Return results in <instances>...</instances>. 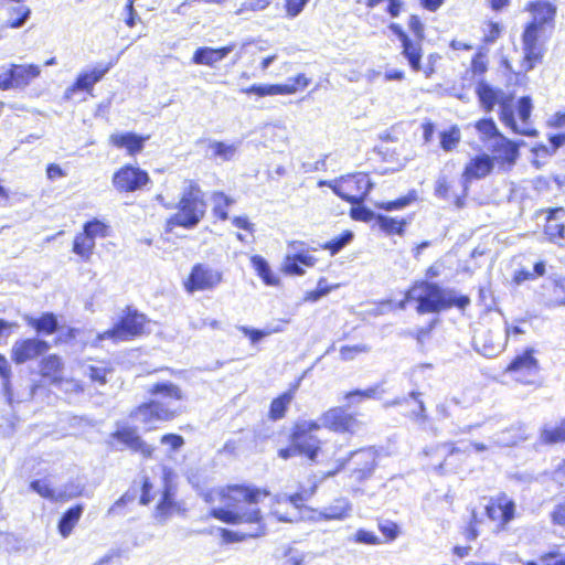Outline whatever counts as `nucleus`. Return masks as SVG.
<instances>
[{"label": "nucleus", "mask_w": 565, "mask_h": 565, "mask_svg": "<svg viewBox=\"0 0 565 565\" xmlns=\"http://www.w3.org/2000/svg\"><path fill=\"white\" fill-rule=\"evenodd\" d=\"M526 11L532 15L531 23L548 29L550 32L552 31L556 6L543 0H533L527 4Z\"/></svg>", "instance_id": "6ab92c4d"}, {"label": "nucleus", "mask_w": 565, "mask_h": 565, "mask_svg": "<svg viewBox=\"0 0 565 565\" xmlns=\"http://www.w3.org/2000/svg\"><path fill=\"white\" fill-rule=\"evenodd\" d=\"M233 50L234 45H227L220 49L200 47L194 52L192 61L198 65L214 66L216 63L225 58Z\"/></svg>", "instance_id": "b1692460"}, {"label": "nucleus", "mask_w": 565, "mask_h": 565, "mask_svg": "<svg viewBox=\"0 0 565 565\" xmlns=\"http://www.w3.org/2000/svg\"><path fill=\"white\" fill-rule=\"evenodd\" d=\"M491 151L494 159L509 164H513L519 156L518 146L504 136H499L493 140Z\"/></svg>", "instance_id": "393cba45"}, {"label": "nucleus", "mask_w": 565, "mask_h": 565, "mask_svg": "<svg viewBox=\"0 0 565 565\" xmlns=\"http://www.w3.org/2000/svg\"><path fill=\"white\" fill-rule=\"evenodd\" d=\"M407 299L417 302L418 313H437L451 307L465 309L470 299L468 296L458 295L455 289L443 288L435 282H416L408 291Z\"/></svg>", "instance_id": "7ed1b4c3"}, {"label": "nucleus", "mask_w": 565, "mask_h": 565, "mask_svg": "<svg viewBox=\"0 0 565 565\" xmlns=\"http://www.w3.org/2000/svg\"><path fill=\"white\" fill-rule=\"evenodd\" d=\"M49 350V344L44 340L25 339L18 340L12 345L11 358L17 364L25 363L44 354Z\"/></svg>", "instance_id": "f3484780"}, {"label": "nucleus", "mask_w": 565, "mask_h": 565, "mask_svg": "<svg viewBox=\"0 0 565 565\" xmlns=\"http://www.w3.org/2000/svg\"><path fill=\"white\" fill-rule=\"evenodd\" d=\"M376 451L373 448H363L351 452L348 462L351 466L350 477L361 482L370 478L376 467Z\"/></svg>", "instance_id": "dca6fc26"}, {"label": "nucleus", "mask_w": 565, "mask_h": 565, "mask_svg": "<svg viewBox=\"0 0 565 565\" xmlns=\"http://www.w3.org/2000/svg\"><path fill=\"white\" fill-rule=\"evenodd\" d=\"M11 17L9 19V26L13 29L21 28L31 14L30 8L25 6H18L11 9Z\"/></svg>", "instance_id": "09e8293b"}, {"label": "nucleus", "mask_w": 565, "mask_h": 565, "mask_svg": "<svg viewBox=\"0 0 565 565\" xmlns=\"http://www.w3.org/2000/svg\"><path fill=\"white\" fill-rule=\"evenodd\" d=\"M211 200L213 203L214 215L223 221L227 220V209L234 203V200L225 195L223 192H214Z\"/></svg>", "instance_id": "79ce46f5"}, {"label": "nucleus", "mask_w": 565, "mask_h": 565, "mask_svg": "<svg viewBox=\"0 0 565 565\" xmlns=\"http://www.w3.org/2000/svg\"><path fill=\"white\" fill-rule=\"evenodd\" d=\"M173 507L174 505L171 498L170 489L169 487H166L163 497L157 507L156 518L160 521H164L166 518L171 513Z\"/></svg>", "instance_id": "864d4df0"}, {"label": "nucleus", "mask_w": 565, "mask_h": 565, "mask_svg": "<svg viewBox=\"0 0 565 565\" xmlns=\"http://www.w3.org/2000/svg\"><path fill=\"white\" fill-rule=\"evenodd\" d=\"M495 448L511 447L522 439L521 435L514 428L502 430L492 436Z\"/></svg>", "instance_id": "c03bdc74"}, {"label": "nucleus", "mask_w": 565, "mask_h": 565, "mask_svg": "<svg viewBox=\"0 0 565 565\" xmlns=\"http://www.w3.org/2000/svg\"><path fill=\"white\" fill-rule=\"evenodd\" d=\"M83 372L92 382L104 385L107 383V377L113 373V369L109 363L100 361L95 364L84 365Z\"/></svg>", "instance_id": "c9c22d12"}, {"label": "nucleus", "mask_w": 565, "mask_h": 565, "mask_svg": "<svg viewBox=\"0 0 565 565\" xmlns=\"http://www.w3.org/2000/svg\"><path fill=\"white\" fill-rule=\"evenodd\" d=\"M372 186L373 184L365 173L342 175L338 179V183L330 184V189L338 196L352 204L362 203Z\"/></svg>", "instance_id": "0eeeda50"}, {"label": "nucleus", "mask_w": 565, "mask_h": 565, "mask_svg": "<svg viewBox=\"0 0 565 565\" xmlns=\"http://www.w3.org/2000/svg\"><path fill=\"white\" fill-rule=\"evenodd\" d=\"M84 511L83 504H76L70 508L61 518L58 522V532L60 534L66 539L73 532V529L78 523Z\"/></svg>", "instance_id": "7c9ffc66"}, {"label": "nucleus", "mask_w": 565, "mask_h": 565, "mask_svg": "<svg viewBox=\"0 0 565 565\" xmlns=\"http://www.w3.org/2000/svg\"><path fill=\"white\" fill-rule=\"evenodd\" d=\"M301 502L302 497L300 494L282 495L277 499L271 512L279 521L294 522L298 518L297 509Z\"/></svg>", "instance_id": "4be33fe9"}, {"label": "nucleus", "mask_w": 565, "mask_h": 565, "mask_svg": "<svg viewBox=\"0 0 565 565\" xmlns=\"http://www.w3.org/2000/svg\"><path fill=\"white\" fill-rule=\"evenodd\" d=\"M174 207L178 212L167 222L170 230L174 226L192 230L203 220L207 205L204 193L195 181L183 180L180 198Z\"/></svg>", "instance_id": "20e7f679"}, {"label": "nucleus", "mask_w": 565, "mask_h": 565, "mask_svg": "<svg viewBox=\"0 0 565 565\" xmlns=\"http://www.w3.org/2000/svg\"><path fill=\"white\" fill-rule=\"evenodd\" d=\"M369 351L370 348L365 344L344 345L340 349V355L342 360L350 361L354 359L356 354L366 353Z\"/></svg>", "instance_id": "13d9d810"}, {"label": "nucleus", "mask_w": 565, "mask_h": 565, "mask_svg": "<svg viewBox=\"0 0 565 565\" xmlns=\"http://www.w3.org/2000/svg\"><path fill=\"white\" fill-rule=\"evenodd\" d=\"M285 1H286V3H285L286 15L289 19H294V18L298 17L302 12V10L307 6V3L309 2V0H285Z\"/></svg>", "instance_id": "bf43d9fd"}, {"label": "nucleus", "mask_w": 565, "mask_h": 565, "mask_svg": "<svg viewBox=\"0 0 565 565\" xmlns=\"http://www.w3.org/2000/svg\"><path fill=\"white\" fill-rule=\"evenodd\" d=\"M540 440L547 445L565 443V419L556 426L545 425L541 429Z\"/></svg>", "instance_id": "58836bf2"}, {"label": "nucleus", "mask_w": 565, "mask_h": 565, "mask_svg": "<svg viewBox=\"0 0 565 565\" xmlns=\"http://www.w3.org/2000/svg\"><path fill=\"white\" fill-rule=\"evenodd\" d=\"M30 488L36 492L42 498L51 501V502H58V492L57 489L53 487L50 479H39L33 480L30 483Z\"/></svg>", "instance_id": "a19ab883"}, {"label": "nucleus", "mask_w": 565, "mask_h": 565, "mask_svg": "<svg viewBox=\"0 0 565 565\" xmlns=\"http://www.w3.org/2000/svg\"><path fill=\"white\" fill-rule=\"evenodd\" d=\"M551 520L555 525L565 526V502L555 505L551 512Z\"/></svg>", "instance_id": "338daca9"}, {"label": "nucleus", "mask_w": 565, "mask_h": 565, "mask_svg": "<svg viewBox=\"0 0 565 565\" xmlns=\"http://www.w3.org/2000/svg\"><path fill=\"white\" fill-rule=\"evenodd\" d=\"M294 398V394L291 392H286L279 397L275 398L271 402L269 416L271 419L277 420L285 416L288 405L291 403Z\"/></svg>", "instance_id": "37998d69"}, {"label": "nucleus", "mask_w": 565, "mask_h": 565, "mask_svg": "<svg viewBox=\"0 0 565 565\" xmlns=\"http://www.w3.org/2000/svg\"><path fill=\"white\" fill-rule=\"evenodd\" d=\"M317 520L323 521H343L352 514V503L348 498H335L329 504L316 511Z\"/></svg>", "instance_id": "aec40b11"}, {"label": "nucleus", "mask_w": 565, "mask_h": 565, "mask_svg": "<svg viewBox=\"0 0 565 565\" xmlns=\"http://www.w3.org/2000/svg\"><path fill=\"white\" fill-rule=\"evenodd\" d=\"M552 479L561 487L565 486V460H562L553 471Z\"/></svg>", "instance_id": "774afa93"}, {"label": "nucleus", "mask_w": 565, "mask_h": 565, "mask_svg": "<svg viewBox=\"0 0 565 565\" xmlns=\"http://www.w3.org/2000/svg\"><path fill=\"white\" fill-rule=\"evenodd\" d=\"M14 87L15 88H24L28 86L34 78L39 77L41 74V70L38 65H18L11 64Z\"/></svg>", "instance_id": "c756f323"}, {"label": "nucleus", "mask_w": 565, "mask_h": 565, "mask_svg": "<svg viewBox=\"0 0 565 565\" xmlns=\"http://www.w3.org/2000/svg\"><path fill=\"white\" fill-rule=\"evenodd\" d=\"M449 189L450 186L447 182V179L445 177H439L436 180L434 193L437 198L446 200L448 199Z\"/></svg>", "instance_id": "0e129e2a"}, {"label": "nucleus", "mask_w": 565, "mask_h": 565, "mask_svg": "<svg viewBox=\"0 0 565 565\" xmlns=\"http://www.w3.org/2000/svg\"><path fill=\"white\" fill-rule=\"evenodd\" d=\"M384 391L381 385H375L366 390H355L344 395L347 405L350 407L355 404H360L364 399H379L381 398Z\"/></svg>", "instance_id": "4c0bfd02"}, {"label": "nucleus", "mask_w": 565, "mask_h": 565, "mask_svg": "<svg viewBox=\"0 0 565 565\" xmlns=\"http://www.w3.org/2000/svg\"><path fill=\"white\" fill-rule=\"evenodd\" d=\"M58 502H66L82 494L83 487L74 481L67 482L58 488Z\"/></svg>", "instance_id": "8fccbe9b"}, {"label": "nucleus", "mask_w": 565, "mask_h": 565, "mask_svg": "<svg viewBox=\"0 0 565 565\" xmlns=\"http://www.w3.org/2000/svg\"><path fill=\"white\" fill-rule=\"evenodd\" d=\"M477 130L486 138L497 139L499 136L498 128L492 119H481L476 124Z\"/></svg>", "instance_id": "6e6d98bb"}, {"label": "nucleus", "mask_w": 565, "mask_h": 565, "mask_svg": "<svg viewBox=\"0 0 565 565\" xmlns=\"http://www.w3.org/2000/svg\"><path fill=\"white\" fill-rule=\"evenodd\" d=\"M84 232L95 241L96 237L108 236L109 226L99 220H94L84 225Z\"/></svg>", "instance_id": "3c124183"}, {"label": "nucleus", "mask_w": 565, "mask_h": 565, "mask_svg": "<svg viewBox=\"0 0 565 565\" xmlns=\"http://www.w3.org/2000/svg\"><path fill=\"white\" fill-rule=\"evenodd\" d=\"M26 323L34 328L38 332L52 334L57 330V319L53 313H44L40 318H33L30 316H25Z\"/></svg>", "instance_id": "f704fd0d"}, {"label": "nucleus", "mask_w": 565, "mask_h": 565, "mask_svg": "<svg viewBox=\"0 0 565 565\" xmlns=\"http://www.w3.org/2000/svg\"><path fill=\"white\" fill-rule=\"evenodd\" d=\"M516 504L505 493L492 498L486 505L487 516L498 524V530H504L505 526L515 516Z\"/></svg>", "instance_id": "9b49d317"}, {"label": "nucleus", "mask_w": 565, "mask_h": 565, "mask_svg": "<svg viewBox=\"0 0 565 565\" xmlns=\"http://www.w3.org/2000/svg\"><path fill=\"white\" fill-rule=\"evenodd\" d=\"M548 29L529 22L522 34V49L524 57L521 68L529 72L542 61L545 53V42L548 39L546 34Z\"/></svg>", "instance_id": "39448f33"}, {"label": "nucleus", "mask_w": 565, "mask_h": 565, "mask_svg": "<svg viewBox=\"0 0 565 565\" xmlns=\"http://www.w3.org/2000/svg\"><path fill=\"white\" fill-rule=\"evenodd\" d=\"M352 540L355 543L367 545H377L381 543L379 536H376L375 533L363 529L358 530Z\"/></svg>", "instance_id": "052dcab7"}, {"label": "nucleus", "mask_w": 565, "mask_h": 565, "mask_svg": "<svg viewBox=\"0 0 565 565\" xmlns=\"http://www.w3.org/2000/svg\"><path fill=\"white\" fill-rule=\"evenodd\" d=\"M532 111V102L530 97H522L518 104V115L522 124L519 127H527V120Z\"/></svg>", "instance_id": "4d7b16f0"}, {"label": "nucleus", "mask_w": 565, "mask_h": 565, "mask_svg": "<svg viewBox=\"0 0 565 565\" xmlns=\"http://www.w3.org/2000/svg\"><path fill=\"white\" fill-rule=\"evenodd\" d=\"M149 175L138 167L125 166L113 175V185L120 192H135L149 182Z\"/></svg>", "instance_id": "4468645a"}, {"label": "nucleus", "mask_w": 565, "mask_h": 565, "mask_svg": "<svg viewBox=\"0 0 565 565\" xmlns=\"http://www.w3.org/2000/svg\"><path fill=\"white\" fill-rule=\"evenodd\" d=\"M239 330L246 335L249 338L250 342L253 344L257 343L259 340H262L263 338L267 337V335H270L273 333H278V332H282L284 331V328L280 324H277L273 328H266V329H263V330H258V329H253V328H248V327H241Z\"/></svg>", "instance_id": "a18cd8bd"}, {"label": "nucleus", "mask_w": 565, "mask_h": 565, "mask_svg": "<svg viewBox=\"0 0 565 565\" xmlns=\"http://www.w3.org/2000/svg\"><path fill=\"white\" fill-rule=\"evenodd\" d=\"M317 259L308 250L303 249V243L292 242L288 245V253L282 263V269L288 275L302 276L301 266L313 267Z\"/></svg>", "instance_id": "2eb2a0df"}, {"label": "nucleus", "mask_w": 565, "mask_h": 565, "mask_svg": "<svg viewBox=\"0 0 565 565\" xmlns=\"http://www.w3.org/2000/svg\"><path fill=\"white\" fill-rule=\"evenodd\" d=\"M320 428L326 427L337 433L354 434L361 424L354 415L347 413L342 407H334L322 414L319 422Z\"/></svg>", "instance_id": "f8f14e48"}, {"label": "nucleus", "mask_w": 565, "mask_h": 565, "mask_svg": "<svg viewBox=\"0 0 565 565\" xmlns=\"http://www.w3.org/2000/svg\"><path fill=\"white\" fill-rule=\"evenodd\" d=\"M222 281V273L204 264L193 266L191 274L185 281V289L189 292L211 290Z\"/></svg>", "instance_id": "ddd939ff"}, {"label": "nucleus", "mask_w": 565, "mask_h": 565, "mask_svg": "<svg viewBox=\"0 0 565 565\" xmlns=\"http://www.w3.org/2000/svg\"><path fill=\"white\" fill-rule=\"evenodd\" d=\"M149 136H138L134 132H116L110 135V142L117 148L126 149L128 154L140 153Z\"/></svg>", "instance_id": "5701e85b"}, {"label": "nucleus", "mask_w": 565, "mask_h": 565, "mask_svg": "<svg viewBox=\"0 0 565 565\" xmlns=\"http://www.w3.org/2000/svg\"><path fill=\"white\" fill-rule=\"evenodd\" d=\"M408 28L412 31V33L415 36V40L423 41L425 38L424 34V23L420 21V19L417 15H411L408 21Z\"/></svg>", "instance_id": "e2e57ef3"}, {"label": "nucleus", "mask_w": 565, "mask_h": 565, "mask_svg": "<svg viewBox=\"0 0 565 565\" xmlns=\"http://www.w3.org/2000/svg\"><path fill=\"white\" fill-rule=\"evenodd\" d=\"M352 238L353 234L351 232H345L340 237L332 239L327 247L330 249L331 254L334 255L347 246Z\"/></svg>", "instance_id": "680f3d73"}, {"label": "nucleus", "mask_w": 565, "mask_h": 565, "mask_svg": "<svg viewBox=\"0 0 565 565\" xmlns=\"http://www.w3.org/2000/svg\"><path fill=\"white\" fill-rule=\"evenodd\" d=\"M459 141L460 131L456 127L440 134V146L445 151L452 150Z\"/></svg>", "instance_id": "603ef678"}, {"label": "nucleus", "mask_w": 565, "mask_h": 565, "mask_svg": "<svg viewBox=\"0 0 565 565\" xmlns=\"http://www.w3.org/2000/svg\"><path fill=\"white\" fill-rule=\"evenodd\" d=\"M149 393L153 398L130 414L134 420L145 425L148 430L156 428L158 423L174 419L183 412V393L173 383H158Z\"/></svg>", "instance_id": "f03ea898"}, {"label": "nucleus", "mask_w": 565, "mask_h": 565, "mask_svg": "<svg viewBox=\"0 0 565 565\" xmlns=\"http://www.w3.org/2000/svg\"><path fill=\"white\" fill-rule=\"evenodd\" d=\"M476 93L479 102L486 111H491L494 106L505 96L501 89H495L488 83L480 81L477 84Z\"/></svg>", "instance_id": "bb28decb"}, {"label": "nucleus", "mask_w": 565, "mask_h": 565, "mask_svg": "<svg viewBox=\"0 0 565 565\" xmlns=\"http://www.w3.org/2000/svg\"><path fill=\"white\" fill-rule=\"evenodd\" d=\"M111 66L113 64L109 63L105 66L97 65L90 71L81 72L75 83L65 89L64 98L72 99L77 90H86L90 93L94 88V85L98 83L106 73H108Z\"/></svg>", "instance_id": "a211bd4d"}, {"label": "nucleus", "mask_w": 565, "mask_h": 565, "mask_svg": "<svg viewBox=\"0 0 565 565\" xmlns=\"http://www.w3.org/2000/svg\"><path fill=\"white\" fill-rule=\"evenodd\" d=\"M500 119L501 121L510 127L514 132L524 135V136H533L535 135V130L531 129L529 127H519L514 119V111L511 105V99L507 96H504L500 100Z\"/></svg>", "instance_id": "cd10ccee"}, {"label": "nucleus", "mask_w": 565, "mask_h": 565, "mask_svg": "<svg viewBox=\"0 0 565 565\" xmlns=\"http://www.w3.org/2000/svg\"><path fill=\"white\" fill-rule=\"evenodd\" d=\"M402 54L414 72L420 71L422 41L407 39L402 42Z\"/></svg>", "instance_id": "72a5a7b5"}, {"label": "nucleus", "mask_w": 565, "mask_h": 565, "mask_svg": "<svg viewBox=\"0 0 565 565\" xmlns=\"http://www.w3.org/2000/svg\"><path fill=\"white\" fill-rule=\"evenodd\" d=\"M352 218L358 221H371L374 216L373 212L364 206H353L350 212Z\"/></svg>", "instance_id": "69168bd1"}, {"label": "nucleus", "mask_w": 565, "mask_h": 565, "mask_svg": "<svg viewBox=\"0 0 565 565\" xmlns=\"http://www.w3.org/2000/svg\"><path fill=\"white\" fill-rule=\"evenodd\" d=\"M376 223L387 234H402L405 222L403 220L377 215Z\"/></svg>", "instance_id": "49530a36"}, {"label": "nucleus", "mask_w": 565, "mask_h": 565, "mask_svg": "<svg viewBox=\"0 0 565 565\" xmlns=\"http://www.w3.org/2000/svg\"><path fill=\"white\" fill-rule=\"evenodd\" d=\"M95 248V241L89 237L85 232L79 233L74 238L73 252L87 260L93 254Z\"/></svg>", "instance_id": "ea45409f"}, {"label": "nucleus", "mask_w": 565, "mask_h": 565, "mask_svg": "<svg viewBox=\"0 0 565 565\" xmlns=\"http://www.w3.org/2000/svg\"><path fill=\"white\" fill-rule=\"evenodd\" d=\"M470 448H472L476 452L493 451L497 449L492 437L489 438L488 443L473 441L463 447H456L449 444H444L439 446L436 451L439 456H445V460L438 463L435 469L440 473L452 471L454 463L451 459L458 455L468 454Z\"/></svg>", "instance_id": "9d476101"}, {"label": "nucleus", "mask_w": 565, "mask_h": 565, "mask_svg": "<svg viewBox=\"0 0 565 565\" xmlns=\"http://www.w3.org/2000/svg\"><path fill=\"white\" fill-rule=\"evenodd\" d=\"M475 347L480 354L487 358L497 356L504 348L503 344L493 343L491 340L488 341L487 339L483 341H481V339H476Z\"/></svg>", "instance_id": "de8ad7c7"}, {"label": "nucleus", "mask_w": 565, "mask_h": 565, "mask_svg": "<svg viewBox=\"0 0 565 565\" xmlns=\"http://www.w3.org/2000/svg\"><path fill=\"white\" fill-rule=\"evenodd\" d=\"M250 263L257 275L266 285L277 286L279 284L278 277L273 273L265 258L259 255H254L250 258Z\"/></svg>", "instance_id": "e433bc0d"}, {"label": "nucleus", "mask_w": 565, "mask_h": 565, "mask_svg": "<svg viewBox=\"0 0 565 565\" xmlns=\"http://www.w3.org/2000/svg\"><path fill=\"white\" fill-rule=\"evenodd\" d=\"M320 429L316 420L299 419L294 427L291 440L298 448L299 455L306 456L311 462H318L320 440L312 435Z\"/></svg>", "instance_id": "6e6552de"}, {"label": "nucleus", "mask_w": 565, "mask_h": 565, "mask_svg": "<svg viewBox=\"0 0 565 565\" xmlns=\"http://www.w3.org/2000/svg\"><path fill=\"white\" fill-rule=\"evenodd\" d=\"M10 374L11 369L9 362L4 355L0 354V377H2V387L9 403H11L12 399V392L9 382Z\"/></svg>", "instance_id": "5fc2aeb1"}, {"label": "nucleus", "mask_w": 565, "mask_h": 565, "mask_svg": "<svg viewBox=\"0 0 565 565\" xmlns=\"http://www.w3.org/2000/svg\"><path fill=\"white\" fill-rule=\"evenodd\" d=\"M536 351L527 348L522 353L516 354L511 363L507 366V372L514 376V380L525 384H534L535 377L540 371V364L535 358Z\"/></svg>", "instance_id": "1a4fd4ad"}, {"label": "nucleus", "mask_w": 565, "mask_h": 565, "mask_svg": "<svg viewBox=\"0 0 565 565\" xmlns=\"http://www.w3.org/2000/svg\"><path fill=\"white\" fill-rule=\"evenodd\" d=\"M267 495L257 489H250L244 486H227L213 488L204 492L203 499L211 508L213 518L232 524H253L250 532L242 534L224 531V536L234 535V540H241L245 536L258 537L265 534L262 524L260 511L256 504L260 495Z\"/></svg>", "instance_id": "f257e3e1"}, {"label": "nucleus", "mask_w": 565, "mask_h": 565, "mask_svg": "<svg viewBox=\"0 0 565 565\" xmlns=\"http://www.w3.org/2000/svg\"><path fill=\"white\" fill-rule=\"evenodd\" d=\"M146 317L137 312L128 313L111 329L96 334L92 345L97 347L104 340H110L114 343L129 341L143 332Z\"/></svg>", "instance_id": "423d86ee"}, {"label": "nucleus", "mask_w": 565, "mask_h": 565, "mask_svg": "<svg viewBox=\"0 0 565 565\" xmlns=\"http://www.w3.org/2000/svg\"><path fill=\"white\" fill-rule=\"evenodd\" d=\"M113 438L125 445L127 448L141 452L145 457H150L152 448L147 445L138 435L136 428L120 427L113 435Z\"/></svg>", "instance_id": "412c9836"}, {"label": "nucleus", "mask_w": 565, "mask_h": 565, "mask_svg": "<svg viewBox=\"0 0 565 565\" xmlns=\"http://www.w3.org/2000/svg\"><path fill=\"white\" fill-rule=\"evenodd\" d=\"M239 146V141L224 142L212 140L209 142V150L211 152L212 158L220 159L222 161H230L234 159V157L236 156Z\"/></svg>", "instance_id": "2f4dec72"}, {"label": "nucleus", "mask_w": 565, "mask_h": 565, "mask_svg": "<svg viewBox=\"0 0 565 565\" xmlns=\"http://www.w3.org/2000/svg\"><path fill=\"white\" fill-rule=\"evenodd\" d=\"M493 169V161L488 154L472 159L466 167L463 177L466 180L487 177Z\"/></svg>", "instance_id": "c85d7f7f"}, {"label": "nucleus", "mask_w": 565, "mask_h": 565, "mask_svg": "<svg viewBox=\"0 0 565 565\" xmlns=\"http://www.w3.org/2000/svg\"><path fill=\"white\" fill-rule=\"evenodd\" d=\"M297 92L296 85L282 84H254L247 88H243L242 93L246 95H256L258 97L290 95Z\"/></svg>", "instance_id": "a878e982"}, {"label": "nucleus", "mask_w": 565, "mask_h": 565, "mask_svg": "<svg viewBox=\"0 0 565 565\" xmlns=\"http://www.w3.org/2000/svg\"><path fill=\"white\" fill-rule=\"evenodd\" d=\"M63 362L60 356L52 354L41 362V375L49 379L53 384L62 379Z\"/></svg>", "instance_id": "473e14b6"}]
</instances>
